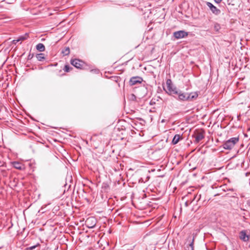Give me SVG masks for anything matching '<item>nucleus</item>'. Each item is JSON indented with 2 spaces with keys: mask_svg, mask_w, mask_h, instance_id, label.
I'll return each mask as SVG.
<instances>
[{
  "mask_svg": "<svg viewBox=\"0 0 250 250\" xmlns=\"http://www.w3.org/2000/svg\"><path fill=\"white\" fill-rule=\"evenodd\" d=\"M188 35V33L183 30H180L174 32L173 36L177 39H180L185 38Z\"/></svg>",
  "mask_w": 250,
  "mask_h": 250,
  "instance_id": "nucleus-5",
  "label": "nucleus"
},
{
  "mask_svg": "<svg viewBox=\"0 0 250 250\" xmlns=\"http://www.w3.org/2000/svg\"><path fill=\"white\" fill-rule=\"evenodd\" d=\"M64 71L65 72H69V66L68 65H65L64 67Z\"/></svg>",
  "mask_w": 250,
  "mask_h": 250,
  "instance_id": "nucleus-19",
  "label": "nucleus"
},
{
  "mask_svg": "<svg viewBox=\"0 0 250 250\" xmlns=\"http://www.w3.org/2000/svg\"><path fill=\"white\" fill-rule=\"evenodd\" d=\"M249 10H250V9Z\"/></svg>",
  "mask_w": 250,
  "mask_h": 250,
  "instance_id": "nucleus-22",
  "label": "nucleus"
},
{
  "mask_svg": "<svg viewBox=\"0 0 250 250\" xmlns=\"http://www.w3.org/2000/svg\"><path fill=\"white\" fill-rule=\"evenodd\" d=\"M206 4L214 14L217 15L220 13V10L216 6H214L211 2H207Z\"/></svg>",
  "mask_w": 250,
  "mask_h": 250,
  "instance_id": "nucleus-7",
  "label": "nucleus"
},
{
  "mask_svg": "<svg viewBox=\"0 0 250 250\" xmlns=\"http://www.w3.org/2000/svg\"><path fill=\"white\" fill-rule=\"evenodd\" d=\"M214 1L217 3H220L222 1V0H214Z\"/></svg>",
  "mask_w": 250,
  "mask_h": 250,
  "instance_id": "nucleus-20",
  "label": "nucleus"
},
{
  "mask_svg": "<svg viewBox=\"0 0 250 250\" xmlns=\"http://www.w3.org/2000/svg\"><path fill=\"white\" fill-rule=\"evenodd\" d=\"M36 49L40 52H43L45 50V46L42 43H40L36 45Z\"/></svg>",
  "mask_w": 250,
  "mask_h": 250,
  "instance_id": "nucleus-14",
  "label": "nucleus"
},
{
  "mask_svg": "<svg viewBox=\"0 0 250 250\" xmlns=\"http://www.w3.org/2000/svg\"><path fill=\"white\" fill-rule=\"evenodd\" d=\"M198 96L197 92H192L188 94V100H193L196 99Z\"/></svg>",
  "mask_w": 250,
  "mask_h": 250,
  "instance_id": "nucleus-11",
  "label": "nucleus"
},
{
  "mask_svg": "<svg viewBox=\"0 0 250 250\" xmlns=\"http://www.w3.org/2000/svg\"><path fill=\"white\" fill-rule=\"evenodd\" d=\"M240 238L241 240L247 241L249 240V237L247 235L246 232L244 231H242L240 233Z\"/></svg>",
  "mask_w": 250,
  "mask_h": 250,
  "instance_id": "nucleus-12",
  "label": "nucleus"
},
{
  "mask_svg": "<svg viewBox=\"0 0 250 250\" xmlns=\"http://www.w3.org/2000/svg\"><path fill=\"white\" fill-rule=\"evenodd\" d=\"M62 53L63 54V55H67L70 53V49L68 47H65L62 50Z\"/></svg>",
  "mask_w": 250,
  "mask_h": 250,
  "instance_id": "nucleus-17",
  "label": "nucleus"
},
{
  "mask_svg": "<svg viewBox=\"0 0 250 250\" xmlns=\"http://www.w3.org/2000/svg\"><path fill=\"white\" fill-rule=\"evenodd\" d=\"M193 136L195 139V142L198 143L204 138L205 131L202 129L197 130L195 131Z\"/></svg>",
  "mask_w": 250,
  "mask_h": 250,
  "instance_id": "nucleus-3",
  "label": "nucleus"
},
{
  "mask_svg": "<svg viewBox=\"0 0 250 250\" xmlns=\"http://www.w3.org/2000/svg\"><path fill=\"white\" fill-rule=\"evenodd\" d=\"M166 92L169 94H178L176 88L172 85L171 80L168 79L166 82Z\"/></svg>",
  "mask_w": 250,
  "mask_h": 250,
  "instance_id": "nucleus-2",
  "label": "nucleus"
},
{
  "mask_svg": "<svg viewBox=\"0 0 250 250\" xmlns=\"http://www.w3.org/2000/svg\"><path fill=\"white\" fill-rule=\"evenodd\" d=\"M239 140L238 137H233L229 139L223 144L224 148L225 149H231L238 142Z\"/></svg>",
  "mask_w": 250,
  "mask_h": 250,
  "instance_id": "nucleus-1",
  "label": "nucleus"
},
{
  "mask_svg": "<svg viewBox=\"0 0 250 250\" xmlns=\"http://www.w3.org/2000/svg\"><path fill=\"white\" fill-rule=\"evenodd\" d=\"M37 58L40 61H42L45 59L44 57V55L42 53L38 54L37 55Z\"/></svg>",
  "mask_w": 250,
  "mask_h": 250,
  "instance_id": "nucleus-18",
  "label": "nucleus"
},
{
  "mask_svg": "<svg viewBox=\"0 0 250 250\" xmlns=\"http://www.w3.org/2000/svg\"><path fill=\"white\" fill-rule=\"evenodd\" d=\"M177 94H178V97L180 100L183 101L188 100V94L179 93L178 92Z\"/></svg>",
  "mask_w": 250,
  "mask_h": 250,
  "instance_id": "nucleus-13",
  "label": "nucleus"
},
{
  "mask_svg": "<svg viewBox=\"0 0 250 250\" xmlns=\"http://www.w3.org/2000/svg\"><path fill=\"white\" fill-rule=\"evenodd\" d=\"M194 238L192 236H189L188 237L186 240L187 246L186 247V250H194Z\"/></svg>",
  "mask_w": 250,
  "mask_h": 250,
  "instance_id": "nucleus-4",
  "label": "nucleus"
},
{
  "mask_svg": "<svg viewBox=\"0 0 250 250\" xmlns=\"http://www.w3.org/2000/svg\"><path fill=\"white\" fill-rule=\"evenodd\" d=\"M13 167L18 169L21 170L24 168V165L19 162H14L13 163Z\"/></svg>",
  "mask_w": 250,
  "mask_h": 250,
  "instance_id": "nucleus-10",
  "label": "nucleus"
},
{
  "mask_svg": "<svg viewBox=\"0 0 250 250\" xmlns=\"http://www.w3.org/2000/svg\"><path fill=\"white\" fill-rule=\"evenodd\" d=\"M36 246H32L30 248H29V249L30 250H33L34 249H35L36 248Z\"/></svg>",
  "mask_w": 250,
  "mask_h": 250,
  "instance_id": "nucleus-21",
  "label": "nucleus"
},
{
  "mask_svg": "<svg viewBox=\"0 0 250 250\" xmlns=\"http://www.w3.org/2000/svg\"><path fill=\"white\" fill-rule=\"evenodd\" d=\"M27 38V35L21 36L18 39L14 40L13 41V42L14 44H16L19 42L24 41V40H26Z\"/></svg>",
  "mask_w": 250,
  "mask_h": 250,
  "instance_id": "nucleus-16",
  "label": "nucleus"
},
{
  "mask_svg": "<svg viewBox=\"0 0 250 250\" xmlns=\"http://www.w3.org/2000/svg\"><path fill=\"white\" fill-rule=\"evenodd\" d=\"M181 139V136L179 134H176L174 136L172 140V143L174 145L177 144Z\"/></svg>",
  "mask_w": 250,
  "mask_h": 250,
  "instance_id": "nucleus-15",
  "label": "nucleus"
},
{
  "mask_svg": "<svg viewBox=\"0 0 250 250\" xmlns=\"http://www.w3.org/2000/svg\"><path fill=\"white\" fill-rule=\"evenodd\" d=\"M95 220L94 218H89L86 220V224L89 228H93L95 226Z\"/></svg>",
  "mask_w": 250,
  "mask_h": 250,
  "instance_id": "nucleus-9",
  "label": "nucleus"
},
{
  "mask_svg": "<svg viewBox=\"0 0 250 250\" xmlns=\"http://www.w3.org/2000/svg\"><path fill=\"white\" fill-rule=\"evenodd\" d=\"M71 63L77 68H81L83 65V62L78 59L71 60Z\"/></svg>",
  "mask_w": 250,
  "mask_h": 250,
  "instance_id": "nucleus-8",
  "label": "nucleus"
},
{
  "mask_svg": "<svg viewBox=\"0 0 250 250\" xmlns=\"http://www.w3.org/2000/svg\"><path fill=\"white\" fill-rule=\"evenodd\" d=\"M143 81L142 78L140 77H132L129 80V84L130 85H134L135 84L141 83Z\"/></svg>",
  "mask_w": 250,
  "mask_h": 250,
  "instance_id": "nucleus-6",
  "label": "nucleus"
}]
</instances>
